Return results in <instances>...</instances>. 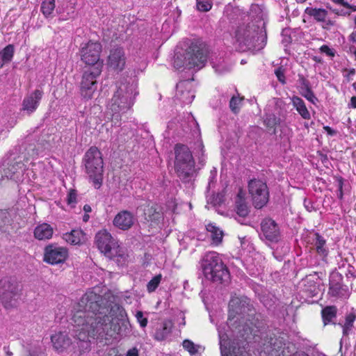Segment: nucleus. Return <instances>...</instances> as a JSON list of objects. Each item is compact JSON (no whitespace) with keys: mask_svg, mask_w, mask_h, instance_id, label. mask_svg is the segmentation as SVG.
Listing matches in <instances>:
<instances>
[{"mask_svg":"<svg viewBox=\"0 0 356 356\" xmlns=\"http://www.w3.org/2000/svg\"><path fill=\"white\" fill-rule=\"evenodd\" d=\"M75 337L89 346L90 339H118L131 332L125 309L120 305L104 302L102 297L87 291L77 304L72 318Z\"/></svg>","mask_w":356,"mask_h":356,"instance_id":"1","label":"nucleus"},{"mask_svg":"<svg viewBox=\"0 0 356 356\" xmlns=\"http://www.w3.org/2000/svg\"><path fill=\"white\" fill-rule=\"evenodd\" d=\"M229 308L227 325L234 339L230 346L228 336L219 332L221 356H250L249 343L261 327V323L255 317V310L245 297L232 298Z\"/></svg>","mask_w":356,"mask_h":356,"instance_id":"2","label":"nucleus"},{"mask_svg":"<svg viewBox=\"0 0 356 356\" xmlns=\"http://www.w3.org/2000/svg\"><path fill=\"white\" fill-rule=\"evenodd\" d=\"M236 41L241 51H259L267 43L266 22L261 19L240 24L235 31Z\"/></svg>","mask_w":356,"mask_h":356,"instance_id":"3","label":"nucleus"},{"mask_svg":"<svg viewBox=\"0 0 356 356\" xmlns=\"http://www.w3.org/2000/svg\"><path fill=\"white\" fill-rule=\"evenodd\" d=\"M138 95L137 83L133 79H125L118 83L117 90L108 105L111 112V122L115 126H118L122 115L131 108Z\"/></svg>","mask_w":356,"mask_h":356,"instance_id":"4","label":"nucleus"},{"mask_svg":"<svg viewBox=\"0 0 356 356\" xmlns=\"http://www.w3.org/2000/svg\"><path fill=\"white\" fill-rule=\"evenodd\" d=\"M207 53L204 43L197 40L191 41L185 50L175 53L174 67L177 70L186 67L199 70L204 67L207 61Z\"/></svg>","mask_w":356,"mask_h":356,"instance_id":"5","label":"nucleus"},{"mask_svg":"<svg viewBox=\"0 0 356 356\" xmlns=\"http://www.w3.org/2000/svg\"><path fill=\"white\" fill-rule=\"evenodd\" d=\"M201 267L207 280L223 284L229 282V271L217 252L205 254L201 261Z\"/></svg>","mask_w":356,"mask_h":356,"instance_id":"6","label":"nucleus"},{"mask_svg":"<svg viewBox=\"0 0 356 356\" xmlns=\"http://www.w3.org/2000/svg\"><path fill=\"white\" fill-rule=\"evenodd\" d=\"M86 172L95 188H99L103 181L104 162L102 152L96 147H91L83 159Z\"/></svg>","mask_w":356,"mask_h":356,"instance_id":"7","label":"nucleus"},{"mask_svg":"<svg viewBox=\"0 0 356 356\" xmlns=\"http://www.w3.org/2000/svg\"><path fill=\"white\" fill-rule=\"evenodd\" d=\"M175 170L178 177L184 181H189L195 172V162L188 147L177 144L175 148Z\"/></svg>","mask_w":356,"mask_h":356,"instance_id":"8","label":"nucleus"},{"mask_svg":"<svg viewBox=\"0 0 356 356\" xmlns=\"http://www.w3.org/2000/svg\"><path fill=\"white\" fill-rule=\"evenodd\" d=\"M285 103L280 98H273L265 108L263 122L268 131L276 134V127L284 120L286 115Z\"/></svg>","mask_w":356,"mask_h":356,"instance_id":"9","label":"nucleus"},{"mask_svg":"<svg viewBox=\"0 0 356 356\" xmlns=\"http://www.w3.org/2000/svg\"><path fill=\"white\" fill-rule=\"evenodd\" d=\"M20 285L13 277L0 280V299L6 308L14 307L20 297Z\"/></svg>","mask_w":356,"mask_h":356,"instance_id":"10","label":"nucleus"},{"mask_svg":"<svg viewBox=\"0 0 356 356\" xmlns=\"http://www.w3.org/2000/svg\"><path fill=\"white\" fill-rule=\"evenodd\" d=\"M102 44L98 42L88 41L83 43L79 50L81 60L85 63L87 67L103 68V60L100 59Z\"/></svg>","mask_w":356,"mask_h":356,"instance_id":"11","label":"nucleus"},{"mask_svg":"<svg viewBox=\"0 0 356 356\" xmlns=\"http://www.w3.org/2000/svg\"><path fill=\"white\" fill-rule=\"evenodd\" d=\"M102 68L97 65L95 67H86L80 83L81 96L86 99H92L97 90V78L101 74Z\"/></svg>","mask_w":356,"mask_h":356,"instance_id":"12","label":"nucleus"},{"mask_svg":"<svg viewBox=\"0 0 356 356\" xmlns=\"http://www.w3.org/2000/svg\"><path fill=\"white\" fill-rule=\"evenodd\" d=\"M248 192L256 209H261L268 203L269 191L266 182L257 179L250 180Z\"/></svg>","mask_w":356,"mask_h":356,"instance_id":"13","label":"nucleus"},{"mask_svg":"<svg viewBox=\"0 0 356 356\" xmlns=\"http://www.w3.org/2000/svg\"><path fill=\"white\" fill-rule=\"evenodd\" d=\"M95 242L98 249L105 256L111 258L114 252L117 253V245L115 239L111 234L106 230L99 231L95 236Z\"/></svg>","mask_w":356,"mask_h":356,"instance_id":"14","label":"nucleus"},{"mask_svg":"<svg viewBox=\"0 0 356 356\" xmlns=\"http://www.w3.org/2000/svg\"><path fill=\"white\" fill-rule=\"evenodd\" d=\"M261 240L270 243H277L280 239V230L277 222L271 218H265L261 222Z\"/></svg>","mask_w":356,"mask_h":356,"instance_id":"15","label":"nucleus"},{"mask_svg":"<svg viewBox=\"0 0 356 356\" xmlns=\"http://www.w3.org/2000/svg\"><path fill=\"white\" fill-rule=\"evenodd\" d=\"M67 250L57 245H49L44 250V261L54 265L63 263L67 257Z\"/></svg>","mask_w":356,"mask_h":356,"instance_id":"16","label":"nucleus"},{"mask_svg":"<svg viewBox=\"0 0 356 356\" xmlns=\"http://www.w3.org/2000/svg\"><path fill=\"white\" fill-rule=\"evenodd\" d=\"M195 98L192 90V83L188 81H182L177 84L175 99L186 105L192 103Z\"/></svg>","mask_w":356,"mask_h":356,"instance_id":"17","label":"nucleus"},{"mask_svg":"<svg viewBox=\"0 0 356 356\" xmlns=\"http://www.w3.org/2000/svg\"><path fill=\"white\" fill-rule=\"evenodd\" d=\"M126 57L124 51L121 47L113 49L108 57V65L110 68L120 72L125 66Z\"/></svg>","mask_w":356,"mask_h":356,"instance_id":"18","label":"nucleus"},{"mask_svg":"<svg viewBox=\"0 0 356 356\" xmlns=\"http://www.w3.org/2000/svg\"><path fill=\"white\" fill-rule=\"evenodd\" d=\"M43 96L42 90L36 89L30 95L26 96L22 102V110L28 114L33 113L39 106Z\"/></svg>","mask_w":356,"mask_h":356,"instance_id":"19","label":"nucleus"},{"mask_svg":"<svg viewBox=\"0 0 356 356\" xmlns=\"http://www.w3.org/2000/svg\"><path fill=\"white\" fill-rule=\"evenodd\" d=\"M113 223L115 227L122 230H128L134 223V216L129 211H121L115 216Z\"/></svg>","mask_w":356,"mask_h":356,"instance_id":"20","label":"nucleus"},{"mask_svg":"<svg viewBox=\"0 0 356 356\" xmlns=\"http://www.w3.org/2000/svg\"><path fill=\"white\" fill-rule=\"evenodd\" d=\"M51 341L54 348L58 353L67 350L72 344L71 339L64 332H58L51 335Z\"/></svg>","mask_w":356,"mask_h":356,"instance_id":"21","label":"nucleus"},{"mask_svg":"<svg viewBox=\"0 0 356 356\" xmlns=\"http://www.w3.org/2000/svg\"><path fill=\"white\" fill-rule=\"evenodd\" d=\"M143 211L145 220L151 223L158 224L163 218L159 207L152 202H147Z\"/></svg>","mask_w":356,"mask_h":356,"instance_id":"22","label":"nucleus"},{"mask_svg":"<svg viewBox=\"0 0 356 356\" xmlns=\"http://www.w3.org/2000/svg\"><path fill=\"white\" fill-rule=\"evenodd\" d=\"M173 323L171 321L165 320L158 323L153 333L154 339L159 341L166 339L170 335Z\"/></svg>","mask_w":356,"mask_h":356,"instance_id":"23","label":"nucleus"},{"mask_svg":"<svg viewBox=\"0 0 356 356\" xmlns=\"http://www.w3.org/2000/svg\"><path fill=\"white\" fill-rule=\"evenodd\" d=\"M356 321V314L354 312H348L337 323L341 330L343 338L348 337L353 332L354 323Z\"/></svg>","mask_w":356,"mask_h":356,"instance_id":"24","label":"nucleus"},{"mask_svg":"<svg viewBox=\"0 0 356 356\" xmlns=\"http://www.w3.org/2000/svg\"><path fill=\"white\" fill-rule=\"evenodd\" d=\"M4 175L6 178L10 179H15L18 178L19 175H23L25 170L24 164L20 161H16L13 163H10L8 167L3 168Z\"/></svg>","mask_w":356,"mask_h":356,"instance_id":"25","label":"nucleus"},{"mask_svg":"<svg viewBox=\"0 0 356 356\" xmlns=\"http://www.w3.org/2000/svg\"><path fill=\"white\" fill-rule=\"evenodd\" d=\"M338 309L334 305L326 306L321 310V317L324 326L333 324L337 325L335 319L337 318Z\"/></svg>","mask_w":356,"mask_h":356,"instance_id":"26","label":"nucleus"},{"mask_svg":"<svg viewBox=\"0 0 356 356\" xmlns=\"http://www.w3.org/2000/svg\"><path fill=\"white\" fill-rule=\"evenodd\" d=\"M313 244L315 246L316 252L322 257H326L329 252V249L326 245V240L318 233L314 234Z\"/></svg>","mask_w":356,"mask_h":356,"instance_id":"27","label":"nucleus"},{"mask_svg":"<svg viewBox=\"0 0 356 356\" xmlns=\"http://www.w3.org/2000/svg\"><path fill=\"white\" fill-rule=\"evenodd\" d=\"M53 228L47 223L38 225L34 230V236L38 240H46L51 238Z\"/></svg>","mask_w":356,"mask_h":356,"instance_id":"28","label":"nucleus"},{"mask_svg":"<svg viewBox=\"0 0 356 356\" xmlns=\"http://www.w3.org/2000/svg\"><path fill=\"white\" fill-rule=\"evenodd\" d=\"M305 13L308 15L316 22H326L327 18L328 12L324 8L307 7L305 10Z\"/></svg>","mask_w":356,"mask_h":356,"instance_id":"29","label":"nucleus"},{"mask_svg":"<svg viewBox=\"0 0 356 356\" xmlns=\"http://www.w3.org/2000/svg\"><path fill=\"white\" fill-rule=\"evenodd\" d=\"M291 102L293 107L296 109L298 113L305 120H309L311 118L310 113L306 107L304 101L298 96H293L291 98Z\"/></svg>","mask_w":356,"mask_h":356,"instance_id":"30","label":"nucleus"},{"mask_svg":"<svg viewBox=\"0 0 356 356\" xmlns=\"http://www.w3.org/2000/svg\"><path fill=\"white\" fill-rule=\"evenodd\" d=\"M235 202L237 215L242 218L247 216L249 213V209L241 191L238 193Z\"/></svg>","mask_w":356,"mask_h":356,"instance_id":"31","label":"nucleus"},{"mask_svg":"<svg viewBox=\"0 0 356 356\" xmlns=\"http://www.w3.org/2000/svg\"><path fill=\"white\" fill-rule=\"evenodd\" d=\"M63 238L68 243L77 245L83 240L84 234L81 229H73L70 232L65 233L63 235Z\"/></svg>","mask_w":356,"mask_h":356,"instance_id":"32","label":"nucleus"},{"mask_svg":"<svg viewBox=\"0 0 356 356\" xmlns=\"http://www.w3.org/2000/svg\"><path fill=\"white\" fill-rule=\"evenodd\" d=\"M207 230L211 234L213 243L218 245L221 243L223 237V232L213 224H209L207 226Z\"/></svg>","mask_w":356,"mask_h":356,"instance_id":"33","label":"nucleus"},{"mask_svg":"<svg viewBox=\"0 0 356 356\" xmlns=\"http://www.w3.org/2000/svg\"><path fill=\"white\" fill-rule=\"evenodd\" d=\"M345 289L339 282H330L328 294L332 297L341 298L344 296Z\"/></svg>","mask_w":356,"mask_h":356,"instance_id":"34","label":"nucleus"},{"mask_svg":"<svg viewBox=\"0 0 356 356\" xmlns=\"http://www.w3.org/2000/svg\"><path fill=\"white\" fill-rule=\"evenodd\" d=\"M14 55V46L8 44L0 51V58L2 61L1 65L10 62Z\"/></svg>","mask_w":356,"mask_h":356,"instance_id":"35","label":"nucleus"},{"mask_svg":"<svg viewBox=\"0 0 356 356\" xmlns=\"http://www.w3.org/2000/svg\"><path fill=\"white\" fill-rule=\"evenodd\" d=\"M55 8V0H43L41 4V12L45 17H49Z\"/></svg>","mask_w":356,"mask_h":356,"instance_id":"36","label":"nucleus"},{"mask_svg":"<svg viewBox=\"0 0 356 356\" xmlns=\"http://www.w3.org/2000/svg\"><path fill=\"white\" fill-rule=\"evenodd\" d=\"M210 63L215 71L219 74L223 73L227 70L224 64V60L222 58H216V60L212 58Z\"/></svg>","mask_w":356,"mask_h":356,"instance_id":"37","label":"nucleus"},{"mask_svg":"<svg viewBox=\"0 0 356 356\" xmlns=\"http://www.w3.org/2000/svg\"><path fill=\"white\" fill-rule=\"evenodd\" d=\"M242 98L238 96H233L229 101V108L231 111L236 114L239 112L241 106Z\"/></svg>","mask_w":356,"mask_h":356,"instance_id":"38","label":"nucleus"},{"mask_svg":"<svg viewBox=\"0 0 356 356\" xmlns=\"http://www.w3.org/2000/svg\"><path fill=\"white\" fill-rule=\"evenodd\" d=\"M161 279V274H159L154 276L147 284V291L149 293L154 292L160 284Z\"/></svg>","mask_w":356,"mask_h":356,"instance_id":"39","label":"nucleus"},{"mask_svg":"<svg viewBox=\"0 0 356 356\" xmlns=\"http://www.w3.org/2000/svg\"><path fill=\"white\" fill-rule=\"evenodd\" d=\"M111 259H113L118 266H124L127 262V256L121 252V250H118V247H117V253L114 252V256Z\"/></svg>","mask_w":356,"mask_h":356,"instance_id":"40","label":"nucleus"},{"mask_svg":"<svg viewBox=\"0 0 356 356\" xmlns=\"http://www.w3.org/2000/svg\"><path fill=\"white\" fill-rule=\"evenodd\" d=\"M183 348L187 350L191 355H194L197 353V346L193 341L185 339L183 343Z\"/></svg>","mask_w":356,"mask_h":356,"instance_id":"41","label":"nucleus"},{"mask_svg":"<svg viewBox=\"0 0 356 356\" xmlns=\"http://www.w3.org/2000/svg\"><path fill=\"white\" fill-rule=\"evenodd\" d=\"M197 8L202 12H207L211 9L212 3L211 0H196Z\"/></svg>","mask_w":356,"mask_h":356,"instance_id":"42","label":"nucleus"},{"mask_svg":"<svg viewBox=\"0 0 356 356\" xmlns=\"http://www.w3.org/2000/svg\"><path fill=\"white\" fill-rule=\"evenodd\" d=\"M99 356H123L120 354L117 348H106L104 350L98 353Z\"/></svg>","mask_w":356,"mask_h":356,"instance_id":"43","label":"nucleus"},{"mask_svg":"<svg viewBox=\"0 0 356 356\" xmlns=\"http://www.w3.org/2000/svg\"><path fill=\"white\" fill-rule=\"evenodd\" d=\"M135 316L141 327L144 328L147 326L148 321L147 318L144 317L143 312L138 311Z\"/></svg>","mask_w":356,"mask_h":356,"instance_id":"44","label":"nucleus"},{"mask_svg":"<svg viewBox=\"0 0 356 356\" xmlns=\"http://www.w3.org/2000/svg\"><path fill=\"white\" fill-rule=\"evenodd\" d=\"M302 96H304L307 100L311 102L312 103L314 104L315 101L317 100V98L315 97L313 91L312 90L311 88L302 90Z\"/></svg>","mask_w":356,"mask_h":356,"instance_id":"45","label":"nucleus"},{"mask_svg":"<svg viewBox=\"0 0 356 356\" xmlns=\"http://www.w3.org/2000/svg\"><path fill=\"white\" fill-rule=\"evenodd\" d=\"M298 81L302 90L311 88L309 81L302 75H298Z\"/></svg>","mask_w":356,"mask_h":356,"instance_id":"46","label":"nucleus"},{"mask_svg":"<svg viewBox=\"0 0 356 356\" xmlns=\"http://www.w3.org/2000/svg\"><path fill=\"white\" fill-rule=\"evenodd\" d=\"M76 202V193L75 190L71 189L67 196V203L69 205H72L74 207V205Z\"/></svg>","mask_w":356,"mask_h":356,"instance_id":"47","label":"nucleus"},{"mask_svg":"<svg viewBox=\"0 0 356 356\" xmlns=\"http://www.w3.org/2000/svg\"><path fill=\"white\" fill-rule=\"evenodd\" d=\"M319 49L321 53H324L329 56L334 57L335 55L334 51L332 49H331L327 45H322Z\"/></svg>","mask_w":356,"mask_h":356,"instance_id":"48","label":"nucleus"},{"mask_svg":"<svg viewBox=\"0 0 356 356\" xmlns=\"http://www.w3.org/2000/svg\"><path fill=\"white\" fill-rule=\"evenodd\" d=\"M275 75L278 79V81L282 83H285V76L284 74V71L281 68H278L275 71Z\"/></svg>","mask_w":356,"mask_h":356,"instance_id":"49","label":"nucleus"},{"mask_svg":"<svg viewBox=\"0 0 356 356\" xmlns=\"http://www.w3.org/2000/svg\"><path fill=\"white\" fill-rule=\"evenodd\" d=\"M343 179L341 178L339 180V184H338V190H339V193H338V197L339 199H342L343 197Z\"/></svg>","mask_w":356,"mask_h":356,"instance_id":"50","label":"nucleus"},{"mask_svg":"<svg viewBox=\"0 0 356 356\" xmlns=\"http://www.w3.org/2000/svg\"><path fill=\"white\" fill-rule=\"evenodd\" d=\"M138 350L136 348L129 349L126 354V356H138Z\"/></svg>","mask_w":356,"mask_h":356,"instance_id":"51","label":"nucleus"},{"mask_svg":"<svg viewBox=\"0 0 356 356\" xmlns=\"http://www.w3.org/2000/svg\"><path fill=\"white\" fill-rule=\"evenodd\" d=\"M323 129L327 132V134L330 136H334L337 134V131L330 127L329 126H324Z\"/></svg>","mask_w":356,"mask_h":356,"instance_id":"52","label":"nucleus"},{"mask_svg":"<svg viewBox=\"0 0 356 356\" xmlns=\"http://www.w3.org/2000/svg\"><path fill=\"white\" fill-rule=\"evenodd\" d=\"M348 107L351 108H356V96L351 97L350 103L348 104Z\"/></svg>","mask_w":356,"mask_h":356,"instance_id":"53","label":"nucleus"},{"mask_svg":"<svg viewBox=\"0 0 356 356\" xmlns=\"http://www.w3.org/2000/svg\"><path fill=\"white\" fill-rule=\"evenodd\" d=\"M355 74V70L354 68L350 69L348 70V74L345 76L348 80V81H350V76Z\"/></svg>","mask_w":356,"mask_h":356,"instance_id":"54","label":"nucleus"},{"mask_svg":"<svg viewBox=\"0 0 356 356\" xmlns=\"http://www.w3.org/2000/svg\"><path fill=\"white\" fill-rule=\"evenodd\" d=\"M349 41L352 42L353 43L356 42V31H353L350 35L348 36Z\"/></svg>","mask_w":356,"mask_h":356,"instance_id":"55","label":"nucleus"},{"mask_svg":"<svg viewBox=\"0 0 356 356\" xmlns=\"http://www.w3.org/2000/svg\"><path fill=\"white\" fill-rule=\"evenodd\" d=\"M333 3L336 4H339L341 6H343V7L345 6H348V3L345 0H331Z\"/></svg>","mask_w":356,"mask_h":356,"instance_id":"56","label":"nucleus"},{"mask_svg":"<svg viewBox=\"0 0 356 356\" xmlns=\"http://www.w3.org/2000/svg\"><path fill=\"white\" fill-rule=\"evenodd\" d=\"M83 211L86 212V213H89L92 211V209L90 207V205L88 204H85L84 207H83Z\"/></svg>","mask_w":356,"mask_h":356,"instance_id":"57","label":"nucleus"},{"mask_svg":"<svg viewBox=\"0 0 356 356\" xmlns=\"http://www.w3.org/2000/svg\"><path fill=\"white\" fill-rule=\"evenodd\" d=\"M333 12L337 15H350V13H341L338 10H333Z\"/></svg>","mask_w":356,"mask_h":356,"instance_id":"58","label":"nucleus"},{"mask_svg":"<svg viewBox=\"0 0 356 356\" xmlns=\"http://www.w3.org/2000/svg\"><path fill=\"white\" fill-rule=\"evenodd\" d=\"M30 356H45L42 353L31 352L29 354Z\"/></svg>","mask_w":356,"mask_h":356,"instance_id":"59","label":"nucleus"},{"mask_svg":"<svg viewBox=\"0 0 356 356\" xmlns=\"http://www.w3.org/2000/svg\"><path fill=\"white\" fill-rule=\"evenodd\" d=\"M3 350L6 353V356H13V353L9 350L8 347H4Z\"/></svg>","mask_w":356,"mask_h":356,"instance_id":"60","label":"nucleus"},{"mask_svg":"<svg viewBox=\"0 0 356 356\" xmlns=\"http://www.w3.org/2000/svg\"><path fill=\"white\" fill-rule=\"evenodd\" d=\"M344 7L350 9L353 12H356V6L348 3V6H345Z\"/></svg>","mask_w":356,"mask_h":356,"instance_id":"61","label":"nucleus"},{"mask_svg":"<svg viewBox=\"0 0 356 356\" xmlns=\"http://www.w3.org/2000/svg\"><path fill=\"white\" fill-rule=\"evenodd\" d=\"M322 23H325L327 26H333L334 25V22L330 19H327V18H326V22H322Z\"/></svg>","mask_w":356,"mask_h":356,"instance_id":"62","label":"nucleus"},{"mask_svg":"<svg viewBox=\"0 0 356 356\" xmlns=\"http://www.w3.org/2000/svg\"><path fill=\"white\" fill-rule=\"evenodd\" d=\"M5 177L3 169L0 168V181L3 179Z\"/></svg>","mask_w":356,"mask_h":356,"instance_id":"63","label":"nucleus"},{"mask_svg":"<svg viewBox=\"0 0 356 356\" xmlns=\"http://www.w3.org/2000/svg\"><path fill=\"white\" fill-rule=\"evenodd\" d=\"M314 60H315L316 62L320 63L321 62V58H318L317 56H314Z\"/></svg>","mask_w":356,"mask_h":356,"instance_id":"64","label":"nucleus"}]
</instances>
